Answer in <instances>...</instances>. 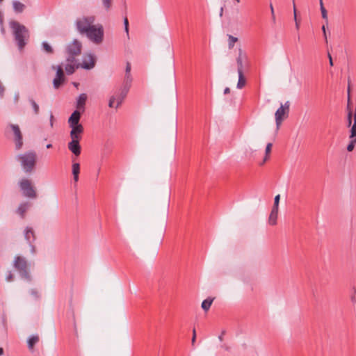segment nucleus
I'll return each mask as SVG.
<instances>
[{"label": "nucleus", "mask_w": 356, "mask_h": 356, "mask_svg": "<svg viewBox=\"0 0 356 356\" xmlns=\"http://www.w3.org/2000/svg\"><path fill=\"white\" fill-rule=\"evenodd\" d=\"M10 127L15 135V148L16 149L19 150L23 145L22 135L21 131L18 125L11 124Z\"/></svg>", "instance_id": "9b49d317"}, {"label": "nucleus", "mask_w": 356, "mask_h": 356, "mask_svg": "<svg viewBox=\"0 0 356 356\" xmlns=\"http://www.w3.org/2000/svg\"><path fill=\"white\" fill-rule=\"evenodd\" d=\"M348 116H347V126L350 127L352 124V118H353V112L351 109L348 106Z\"/></svg>", "instance_id": "473e14b6"}, {"label": "nucleus", "mask_w": 356, "mask_h": 356, "mask_svg": "<svg viewBox=\"0 0 356 356\" xmlns=\"http://www.w3.org/2000/svg\"><path fill=\"white\" fill-rule=\"evenodd\" d=\"M222 348H224L227 351H229L230 347L226 344L222 346Z\"/></svg>", "instance_id": "09e8293b"}, {"label": "nucleus", "mask_w": 356, "mask_h": 356, "mask_svg": "<svg viewBox=\"0 0 356 356\" xmlns=\"http://www.w3.org/2000/svg\"><path fill=\"white\" fill-rule=\"evenodd\" d=\"M350 300L353 303L356 302V289L355 288L353 289V293L351 295Z\"/></svg>", "instance_id": "58836bf2"}, {"label": "nucleus", "mask_w": 356, "mask_h": 356, "mask_svg": "<svg viewBox=\"0 0 356 356\" xmlns=\"http://www.w3.org/2000/svg\"><path fill=\"white\" fill-rule=\"evenodd\" d=\"M355 143H356V138H350V141L347 146V150L348 152H352L355 148Z\"/></svg>", "instance_id": "72a5a7b5"}, {"label": "nucleus", "mask_w": 356, "mask_h": 356, "mask_svg": "<svg viewBox=\"0 0 356 356\" xmlns=\"http://www.w3.org/2000/svg\"><path fill=\"white\" fill-rule=\"evenodd\" d=\"M195 340H196V337L193 336V337H192V340H191L192 346H194L195 342Z\"/></svg>", "instance_id": "603ef678"}, {"label": "nucleus", "mask_w": 356, "mask_h": 356, "mask_svg": "<svg viewBox=\"0 0 356 356\" xmlns=\"http://www.w3.org/2000/svg\"><path fill=\"white\" fill-rule=\"evenodd\" d=\"M124 31L127 33V38H129V26L124 27Z\"/></svg>", "instance_id": "3c124183"}, {"label": "nucleus", "mask_w": 356, "mask_h": 356, "mask_svg": "<svg viewBox=\"0 0 356 356\" xmlns=\"http://www.w3.org/2000/svg\"><path fill=\"white\" fill-rule=\"evenodd\" d=\"M74 327L75 334L77 335V327H76V324L75 321L74 322Z\"/></svg>", "instance_id": "864d4df0"}, {"label": "nucleus", "mask_w": 356, "mask_h": 356, "mask_svg": "<svg viewBox=\"0 0 356 356\" xmlns=\"http://www.w3.org/2000/svg\"><path fill=\"white\" fill-rule=\"evenodd\" d=\"M90 40L95 44H100L104 38V29L102 25L97 24L90 31L86 33Z\"/></svg>", "instance_id": "39448f33"}, {"label": "nucleus", "mask_w": 356, "mask_h": 356, "mask_svg": "<svg viewBox=\"0 0 356 356\" xmlns=\"http://www.w3.org/2000/svg\"><path fill=\"white\" fill-rule=\"evenodd\" d=\"M113 0H102V7L105 11L108 12L111 10Z\"/></svg>", "instance_id": "cd10ccee"}, {"label": "nucleus", "mask_w": 356, "mask_h": 356, "mask_svg": "<svg viewBox=\"0 0 356 356\" xmlns=\"http://www.w3.org/2000/svg\"><path fill=\"white\" fill-rule=\"evenodd\" d=\"M46 147L47 149L51 148L52 147V145L51 144H48V145H47Z\"/></svg>", "instance_id": "6e6d98bb"}, {"label": "nucleus", "mask_w": 356, "mask_h": 356, "mask_svg": "<svg viewBox=\"0 0 356 356\" xmlns=\"http://www.w3.org/2000/svg\"><path fill=\"white\" fill-rule=\"evenodd\" d=\"M3 0H0V2H1Z\"/></svg>", "instance_id": "052dcab7"}, {"label": "nucleus", "mask_w": 356, "mask_h": 356, "mask_svg": "<svg viewBox=\"0 0 356 356\" xmlns=\"http://www.w3.org/2000/svg\"><path fill=\"white\" fill-rule=\"evenodd\" d=\"M42 47H43V49L47 53H48V54H52L53 53L52 47L47 42H42Z\"/></svg>", "instance_id": "f704fd0d"}, {"label": "nucleus", "mask_w": 356, "mask_h": 356, "mask_svg": "<svg viewBox=\"0 0 356 356\" xmlns=\"http://www.w3.org/2000/svg\"><path fill=\"white\" fill-rule=\"evenodd\" d=\"M19 186L24 196L31 198H35L36 197L35 191L31 185L30 180L26 179H22L19 183Z\"/></svg>", "instance_id": "9d476101"}, {"label": "nucleus", "mask_w": 356, "mask_h": 356, "mask_svg": "<svg viewBox=\"0 0 356 356\" xmlns=\"http://www.w3.org/2000/svg\"><path fill=\"white\" fill-rule=\"evenodd\" d=\"M72 129L70 131L71 139L81 140V134L83 132V127L81 125H76L70 127Z\"/></svg>", "instance_id": "2eb2a0df"}, {"label": "nucleus", "mask_w": 356, "mask_h": 356, "mask_svg": "<svg viewBox=\"0 0 356 356\" xmlns=\"http://www.w3.org/2000/svg\"><path fill=\"white\" fill-rule=\"evenodd\" d=\"M131 65L129 62H127L126 69H125V75L123 81V83L126 85L131 86L132 83V76L131 74Z\"/></svg>", "instance_id": "f3484780"}, {"label": "nucleus", "mask_w": 356, "mask_h": 356, "mask_svg": "<svg viewBox=\"0 0 356 356\" xmlns=\"http://www.w3.org/2000/svg\"><path fill=\"white\" fill-rule=\"evenodd\" d=\"M228 37V48L229 49H233L235 45V43L238 42V39L236 37H234L232 35H227Z\"/></svg>", "instance_id": "c85d7f7f"}, {"label": "nucleus", "mask_w": 356, "mask_h": 356, "mask_svg": "<svg viewBox=\"0 0 356 356\" xmlns=\"http://www.w3.org/2000/svg\"><path fill=\"white\" fill-rule=\"evenodd\" d=\"M222 13H223V8H221L220 9V15L222 16Z\"/></svg>", "instance_id": "13d9d810"}, {"label": "nucleus", "mask_w": 356, "mask_h": 356, "mask_svg": "<svg viewBox=\"0 0 356 356\" xmlns=\"http://www.w3.org/2000/svg\"><path fill=\"white\" fill-rule=\"evenodd\" d=\"M39 341L38 335H32L28 339V347L30 350L33 349L34 346Z\"/></svg>", "instance_id": "393cba45"}, {"label": "nucleus", "mask_w": 356, "mask_h": 356, "mask_svg": "<svg viewBox=\"0 0 356 356\" xmlns=\"http://www.w3.org/2000/svg\"><path fill=\"white\" fill-rule=\"evenodd\" d=\"M322 30H323V35H324V38H325V40L326 42H327V34H326L325 27L324 25L322 26Z\"/></svg>", "instance_id": "37998d69"}, {"label": "nucleus", "mask_w": 356, "mask_h": 356, "mask_svg": "<svg viewBox=\"0 0 356 356\" xmlns=\"http://www.w3.org/2000/svg\"><path fill=\"white\" fill-rule=\"evenodd\" d=\"M14 267L19 271L22 277L28 280H31L28 271L27 261L24 258L19 256L16 257L14 261Z\"/></svg>", "instance_id": "423d86ee"}, {"label": "nucleus", "mask_w": 356, "mask_h": 356, "mask_svg": "<svg viewBox=\"0 0 356 356\" xmlns=\"http://www.w3.org/2000/svg\"><path fill=\"white\" fill-rule=\"evenodd\" d=\"M229 92H230L229 88H228V87L225 88V90H224V94L227 95V94H229Z\"/></svg>", "instance_id": "8fccbe9b"}, {"label": "nucleus", "mask_w": 356, "mask_h": 356, "mask_svg": "<svg viewBox=\"0 0 356 356\" xmlns=\"http://www.w3.org/2000/svg\"><path fill=\"white\" fill-rule=\"evenodd\" d=\"M272 146H273V145L270 143L267 144V145L266 147V150H265L266 156H265L264 162H265L268 159V155H269L270 152H271Z\"/></svg>", "instance_id": "c9c22d12"}, {"label": "nucleus", "mask_w": 356, "mask_h": 356, "mask_svg": "<svg viewBox=\"0 0 356 356\" xmlns=\"http://www.w3.org/2000/svg\"><path fill=\"white\" fill-rule=\"evenodd\" d=\"M29 207L28 203L21 204L17 209V213L19 214L22 218L24 217V214L26 212Z\"/></svg>", "instance_id": "bb28decb"}, {"label": "nucleus", "mask_w": 356, "mask_h": 356, "mask_svg": "<svg viewBox=\"0 0 356 356\" xmlns=\"http://www.w3.org/2000/svg\"><path fill=\"white\" fill-rule=\"evenodd\" d=\"M81 43L77 40H74L68 44L67 47V53L68 54L67 61L75 62L74 57L81 54Z\"/></svg>", "instance_id": "0eeeda50"}, {"label": "nucleus", "mask_w": 356, "mask_h": 356, "mask_svg": "<svg viewBox=\"0 0 356 356\" xmlns=\"http://www.w3.org/2000/svg\"><path fill=\"white\" fill-rule=\"evenodd\" d=\"M13 7L15 13H21L25 8V5L19 1H14L13 2Z\"/></svg>", "instance_id": "b1692460"}, {"label": "nucleus", "mask_w": 356, "mask_h": 356, "mask_svg": "<svg viewBox=\"0 0 356 356\" xmlns=\"http://www.w3.org/2000/svg\"><path fill=\"white\" fill-rule=\"evenodd\" d=\"M10 26L13 30L15 40L17 44L18 48L22 50L29 38V30L25 26L16 21L10 22Z\"/></svg>", "instance_id": "f257e3e1"}, {"label": "nucleus", "mask_w": 356, "mask_h": 356, "mask_svg": "<svg viewBox=\"0 0 356 356\" xmlns=\"http://www.w3.org/2000/svg\"><path fill=\"white\" fill-rule=\"evenodd\" d=\"M78 139H72L68 143V149L76 156H78L81 154V146Z\"/></svg>", "instance_id": "4468645a"}, {"label": "nucleus", "mask_w": 356, "mask_h": 356, "mask_svg": "<svg viewBox=\"0 0 356 356\" xmlns=\"http://www.w3.org/2000/svg\"><path fill=\"white\" fill-rule=\"evenodd\" d=\"M95 17L94 16L83 17L78 19L76 21V26L77 30L81 34H86L88 31H90L95 25Z\"/></svg>", "instance_id": "20e7f679"}, {"label": "nucleus", "mask_w": 356, "mask_h": 356, "mask_svg": "<svg viewBox=\"0 0 356 356\" xmlns=\"http://www.w3.org/2000/svg\"><path fill=\"white\" fill-rule=\"evenodd\" d=\"M124 27L129 26V21H128V19L127 17H125L124 18Z\"/></svg>", "instance_id": "49530a36"}, {"label": "nucleus", "mask_w": 356, "mask_h": 356, "mask_svg": "<svg viewBox=\"0 0 356 356\" xmlns=\"http://www.w3.org/2000/svg\"><path fill=\"white\" fill-rule=\"evenodd\" d=\"M237 65V72H244L248 68V58L246 53L239 48L238 50V56L236 58Z\"/></svg>", "instance_id": "1a4fd4ad"}, {"label": "nucleus", "mask_w": 356, "mask_h": 356, "mask_svg": "<svg viewBox=\"0 0 356 356\" xmlns=\"http://www.w3.org/2000/svg\"><path fill=\"white\" fill-rule=\"evenodd\" d=\"M225 331H222L221 334L218 336V339L220 341H223V336L225 334Z\"/></svg>", "instance_id": "a18cd8bd"}, {"label": "nucleus", "mask_w": 356, "mask_h": 356, "mask_svg": "<svg viewBox=\"0 0 356 356\" xmlns=\"http://www.w3.org/2000/svg\"><path fill=\"white\" fill-rule=\"evenodd\" d=\"M193 336L196 337V331L195 328L193 330Z\"/></svg>", "instance_id": "4d7b16f0"}, {"label": "nucleus", "mask_w": 356, "mask_h": 356, "mask_svg": "<svg viewBox=\"0 0 356 356\" xmlns=\"http://www.w3.org/2000/svg\"><path fill=\"white\" fill-rule=\"evenodd\" d=\"M54 115L52 114H51L50 115V125L51 127H53V124H54Z\"/></svg>", "instance_id": "de8ad7c7"}, {"label": "nucleus", "mask_w": 356, "mask_h": 356, "mask_svg": "<svg viewBox=\"0 0 356 356\" xmlns=\"http://www.w3.org/2000/svg\"><path fill=\"white\" fill-rule=\"evenodd\" d=\"M13 280V275L11 272H9L8 275L6 276V280L8 282H11Z\"/></svg>", "instance_id": "a19ab883"}, {"label": "nucleus", "mask_w": 356, "mask_h": 356, "mask_svg": "<svg viewBox=\"0 0 356 356\" xmlns=\"http://www.w3.org/2000/svg\"><path fill=\"white\" fill-rule=\"evenodd\" d=\"M86 100L87 95L86 93L81 94L77 99L76 108L79 110H81L82 112L84 111Z\"/></svg>", "instance_id": "a211bd4d"}, {"label": "nucleus", "mask_w": 356, "mask_h": 356, "mask_svg": "<svg viewBox=\"0 0 356 356\" xmlns=\"http://www.w3.org/2000/svg\"><path fill=\"white\" fill-rule=\"evenodd\" d=\"M293 15H294V20L296 22V29H299V23L297 20V11H296V4H295L294 0H293Z\"/></svg>", "instance_id": "e433bc0d"}, {"label": "nucleus", "mask_w": 356, "mask_h": 356, "mask_svg": "<svg viewBox=\"0 0 356 356\" xmlns=\"http://www.w3.org/2000/svg\"><path fill=\"white\" fill-rule=\"evenodd\" d=\"M64 72L63 67L59 65L57 67L56 75L54 79L53 83L55 88H58L64 82Z\"/></svg>", "instance_id": "ddd939ff"}, {"label": "nucleus", "mask_w": 356, "mask_h": 356, "mask_svg": "<svg viewBox=\"0 0 356 356\" xmlns=\"http://www.w3.org/2000/svg\"><path fill=\"white\" fill-rule=\"evenodd\" d=\"M356 138V113L354 114V123L350 129V138Z\"/></svg>", "instance_id": "c756f323"}, {"label": "nucleus", "mask_w": 356, "mask_h": 356, "mask_svg": "<svg viewBox=\"0 0 356 356\" xmlns=\"http://www.w3.org/2000/svg\"><path fill=\"white\" fill-rule=\"evenodd\" d=\"M95 58L91 54H88L83 56V62L80 64L81 67L86 70H90L95 67Z\"/></svg>", "instance_id": "f8f14e48"}, {"label": "nucleus", "mask_w": 356, "mask_h": 356, "mask_svg": "<svg viewBox=\"0 0 356 356\" xmlns=\"http://www.w3.org/2000/svg\"><path fill=\"white\" fill-rule=\"evenodd\" d=\"M24 236L29 243H31L35 241V234L32 228L26 227L24 231Z\"/></svg>", "instance_id": "aec40b11"}, {"label": "nucleus", "mask_w": 356, "mask_h": 356, "mask_svg": "<svg viewBox=\"0 0 356 356\" xmlns=\"http://www.w3.org/2000/svg\"><path fill=\"white\" fill-rule=\"evenodd\" d=\"M289 106L290 103L287 101L284 104H281V106L276 111L275 117L277 129L280 128L282 121L288 117Z\"/></svg>", "instance_id": "6e6552de"}, {"label": "nucleus", "mask_w": 356, "mask_h": 356, "mask_svg": "<svg viewBox=\"0 0 356 356\" xmlns=\"http://www.w3.org/2000/svg\"><path fill=\"white\" fill-rule=\"evenodd\" d=\"M321 15H322V17L326 20V22H327V10L325 8L324 6H323V0H321Z\"/></svg>", "instance_id": "2f4dec72"}, {"label": "nucleus", "mask_w": 356, "mask_h": 356, "mask_svg": "<svg viewBox=\"0 0 356 356\" xmlns=\"http://www.w3.org/2000/svg\"><path fill=\"white\" fill-rule=\"evenodd\" d=\"M3 354V349L2 348H0V356H1Z\"/></svg>", "instance_id": "5fc2aeb1"}, {"label": "nucleus", "mask_w": 356, "mask_h": 356, "mask_svg": "<svg viewBox=\"0 0 356 356\" xmlns=\"http://www.w3.org/2000/svg\"><path fill=\"white\" fill-rule=\"evenodd\" d=\"M270 12H271V15H272V19L273 21L275 20V13H274V8H273V5L270 3Z\"/></svg>", "instance_id": "ea45409f"}, {"label": "nucleus", "mask_w": 356, "mask_h": 356, "mask_svg": "<svg viewBox=\"0 0 356 356\" xmlns=\"http://www.w3.org/2000/svg\"><path fill=\"white\" fill-rule=\"evenodd\" d=\"M280 199V195H279V194H278V195H277L275 197L273 207H277V208H279Z\"/></svg>", "instance_id": "4c0bfd02"}, {"label": "nucleus", "mask_w": 356, "mask_h": 356, "mask_svg": "<svg viewBox=\"0 0 356 356\" xmlns=\"http://www.w3.org/2000/svg\"><path fill=\"white\" fill-rule=\"evenodd\" d=\"M67 63L65 65V71L68 74H73L76 69L81 67L80 63L75 65L74 62L67 61Z\"/></svg>", "instance_id": "412c9836"}, {"label": "nucleus", "mask_w": 356, "mask_h": 356, "mask_svg": "<svg viewBox=\"0 0 356 356\" xmlns=\"http://www.w3.org/2000/svg\"><path fill=\"white\" fill-rule=\"evenodd\" d=\"M238 80L236 85L238 89H242L246 84V79L244 76V72H238Z\"/></svg>", "instance_id": "4be33fe9"}, {"label": "nucleus", "mask_w": 356, "mask_h": 356, "mask_svg": "<svg viewBox=\"0 0 356 356\" xmlns=\"http://www.w3.org/2000/svg\"><path fill=\"white\" fill-rule=\"evenodd\" d=\"M327 57H328V58H329V63H330V66H333L332 58V56H331V55H330V53H328V54H327Z\"/></svg>", "instance_id": "c03bdc74"}, {"label": "nucleus", "mask_w": 356, "mask_h": 356, "mask_svg": "<svg viewBox=\"0 0 356 356\" xmlns=\"http://www.w3.org/2000/svg\"><path fill=\"white\" fill-rule=\"evenodd\" d=\"M80 172V165L78 163H74L72 164V175L73 179L75 182L79 181V175Z\"/></svg>", "instance_id": "5701e85b"}, {"label": "nucleus", "mask_w": 356, "mask_h": 356, "mask_svg": "<svg viewBox=\"0 0 356 356\" xmlns=\"http://www.w3.org/2000/svg\"><path fill=\"white\" fill-rule=\"evenodd\" d=\"M21 165L26 172H31L33 170L36 163V154L33 151H30L17 156Z\"/></svg>", "instance_id": "f03ea898"}, {"label": "nucleus", "mask_w": 356, "mask_h": 356, "mask_svg": "<svg viewBox=\"0 0 356 356\" xmlns=\"http://www.w3.org/2000/svg\"><path fill=\"white\" fill-rule=\"evenodd\" d=\"M278 211H279V208L273 207L270 213V216H269V218H268V223L270 225H275L277 224Z\"/></svg>", "instance_id": "6ab92c4d"}, {"label": "nucleus", "mask_w": 356, "mask_h": 356, "mask_svg": "<svg viewBox=\"0 0 356 356\" xmlns=\"http://www.w3.org/2000/svg\"><path fill=\"white\" fill-rule=\"evenodd\" d=\"M81 118V113L79 111H74L68 119V124L70 127L81 125L79 124Z\"/></svg>", "instance_id": "dca6fc26"}, {"label": "nucleus", "mask_w": 356, "mask_h": 356, "mask_svg": "<svg viewBox=\"0 0 356 356\" xmlns=\"http://www.w3.org/2000/svg\"><path fill=\"white\" fill-rule=\"evenodd\" d=\"M29 102H30L31 105L32 106V108H33V111H34V114L35 115H38L39 113V106H38V104L33 99H29Z\"/></svg>", "instance_id": "7c9ffc66"}, {"label": "nucleus", "mask_w": 356, "mask_h": 356, "mask_svg": "<svg viewBox=\"0 0 356 356\" xmlns=\"http://www.w3.org/2000/svg\"><path fill=\"white\" fill-rule=\"evenodd\" d=\"M31 293L35 297V298H38L39 296H38V291L35 290V289H32L31 291Z\"/></svg>", "instance_id": "79ce46f5"}, {"label": "nucleus", "mask_w": 356, "mask_h": 356, "mask_svg": "<svg viewBox=\"0 0 356 356\" xmlns=\"http://www.w3.org/2000/svg\"><path fill=\"white\" fill-rule=\"evenodd\" d=\"M131 88V86L122 83V86L119 90L117 94L113 95L108 102V106L110 108H118L123 102L127 93Z\"/></svg>", "instance_id": "7ed1b4c3"}, {"label": "nucleus", "mask_w": 356, "mask_h": 356, "mask_svg": "<svg viewBox=\"0 0 356 356\" xmlns=\"http://www.w3.org/2000/svg\"><path fill=\"white\" fill-rule=\"evenodd\" d=\"M73 84H74L76 87H77V86H78V83H73Z\"/></svg>", "instance_id": "bf43d9fd"}, {"label": "nucleus", "mask_w": 356, "mask_h": 356, "mask_svg": "<svg viewBox=\"0 0 356 356\" xmlns=\"http://www.w3.org/2000/svg\"><path fill=\"white\" fill-rule=\"evenodd\" d=\"M213 300H214V298H208L206 300H204L202 302V308L203 309V310H204L205 312L208 311L209 309V308L211 307V305Z\"/></svg>", "instance_id": "a878e982"}]
</instances>
